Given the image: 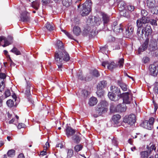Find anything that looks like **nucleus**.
I'll return each instance as SVG.
<instances>
[{
    "label": "nucleus",
    "instance_id": "nucleus-1",
    "mask_svg": "<svg viewBox=\"0 0 158 158\" xmlns=\"http://www.w3.org/2000/svg\"><path fill=\"white\" fill-rule=\"evenodd\" d=\"M56 45L58 49L62 51L56 52L55 55V63L58 67V70L62 71L63 64L64 62L69 60L70 57L69 54L64 49V45L62 42L60 40H57Z\"/></svg>",
    "mask_w": 158,
    "mask_h": 158
},
{
    "label": "nucleus",
    "instance_id": "nucleus-2",
    "mask_svg": "<svg viewBox=\"0 0 158 158\" xmlns=\"http://www.w3.org/2000/svg\"><path fill=\"white\" fill-rule=\"evenodd\" d=\"M149 22H145L144 24H142V25L136 26L138 27L137 31V34L139 37L140 38H143V34L144 32H145L144 35L146 37H148L150 35L152 32V29L150 26L148 24Z\"/></svg>",
    "mask_w": 158,
    "mask_h": 158
},
{
    "label": "nucleus",
    "instance_id": "nucleus-3",
    "mask_svg": "<svg viewBox=\"0 0 158 158\" xmlns=\"http://www.w3.org/2000/svg\"><path fill=\"white\" fill-rule=\"evenodd\" d=\"M107 103L105 101H102L98 104L96 109V114H94V116L97 118L105 113L107 111L106 108Z\"/></svg>",
    "mask_w": 158,
    "mask_h": 158
},
{
    "label": "nucleus",
    "instance_id": "nucleus-4",
    "mask_svg": "<svg viewBox=\"0 0 158 158\" xmlns=\"http://www.w3.org/2000/svg\"><path fill=\"white\" fill-rule=\"evenodd\" d=\"M124 61L123 58L120 59L118 61V65L113 62H111L110 63L107 61H104L102 63V65L104 67H105L106 66V65L108 69L112 70L113 69L116 68L118 65H119L120 67H123L124 63Z\"/></svg>",
    "mask_w": 158,
    "mask_h": 158
},
{
    "label": "nucleus",
    "instance_id": "nucleus-5",
    "mask_svg": "<svg viewBox=\"0 0 158 158\" xmlns=\"http://www.w3.org/2000/svg\"><path fill=\"white\" fill-rule=\"evenodd\" d=\"M108 26L107 30L109 31L113 30L117 34L123 32V28L122 25L121 24L118 25L116 21L114 22L111 25H108Z\"/></svg>",
    "mask_w": 158,
    "mask_h": 158
},
{
    "label": "nucleus",
    "instance_id": "nucleus-6",
    "mask_svg": "<svg viewBox=\"0 0 158 158\" xmlns=\"http://www.w3.org/2000/svg\"><path fill=\"white\" fill-rule=\"evenodd\" d=\"M141 14L142 17L136 21V24L138 25H143L145 22H149V18L147 16L148 12L147 10L142 9L141 11Z\"/></svg>",
    "mask_w": 158,
    "mask_h": 158
},
{
    "label": "nucleus",
    "instance_id": "nucleus-7",
    "mask_svg": "<svg viewBox=\"0 0 158 158\" xmlns=\"http://www.w3.org/2000/svg\"><path fill=\"white\" fill-rule=\"evenodd\" d=\"M92 3L91 0H86L83 4L82 9L81 11V15L83 16L88 15L91 10Z\"/></svg>",
    "mask_w": 158,
    "mask_h": 158
},
{
    "label": "nucleus",
    "instance_id": "nucleus-8",
    "mask_svg": "<svg viewBox=\"0 0 158 158\" xmlns=\"http://www.w3.org/2000/svg\"><path fill=\"white\" fill-rule=\"evenodd\" d=\"M88 29L85 28L84 29L83 34L84 36L88 35L89 38L92 39L97 34L98 32L96 31V27L95 26H93L92 28L90 29V30Z\"/></svg>",
    "mask_w": 158,
    "mask_h": 158
},
{
    "label": "nucleus",
    "instance_id": "nucleus-9",
    "mask_svg": "<svg viewBox=\"0 0 158 158\" xmlns=\"http://www.w3.org/2000/svg\"><path fill=\"white\" fill-rule=\"evenodd\" d=\"M107 83L106 81H100L97 85V90L96 93L98 97H101L104 94L103 89L107 86Z\"/></svg>",
    "mask_w": 158,
    "mask_h": 158
},
{
    "label": "nucleus",
    "instance_id": "nucleus-10",
    "mask_svg": "<svg viewBox=\"0 0 158 158\" xmlns=\"http://www.w3.org/2000/svg\"><path fill=\"white\" fill-rule=\"evenodd\" d=\"M136 121V117L134 114H131L128 116H125L123 119V122L127 123L130 125H132Z\"/></svg>",
    "mask_w": 158,
    "mask_h": 158
},
{
    "label": "nucleus",
    "instance_id": "nucleus-11",
    "mask_svg": "<svg viewBox=\"0 0 158 158\" xmlns=\"http://www.w3.org/2000/svg\"><path fill=\"white\" fill-rule=\"evenodd\" d=\"M121 98H123V102L127 104H130L132 100V95L129 92L122 94Z\"/></svg>",
    "mask_w": 158,
    "mask_h": 158
},
{
    "label": "nucleus",
    "instance_id": "nucleus-12",
    "mask_svg": "<svg viewBox=\"0 0 158 158\" xmlns=\"http://www.w3.org/2000/svg\"><path fill=\"white\" fill-rule=\"evenodd\" d=\"M31 87L30 83L29 82H27V85L26 87V90L25 91V94L27 97L28 101L34 106V102L31 98Z\"/></svg>",
    "mask_w": 158,
    "mask_h": 158
},
{
    "label": "nucleus",
    "instance_id": "nucleus-13",
    "mask_svg": "<svg viewBox=\"0 0 158 158\" xmlns=\"http://www.w3.org/2000/svg\"><path fill=\"white\" fill-rule=\"evenodd\" d=\"M156 40L152 39L150 40L148 45V49L151 52H154L158 48Z\"/></svg>",
    "mask_w": 158,
    "mask_h": 158
},
{
    "label": "nucleus",
    "instance_id": "nucleus-14",
    "mask_svg": "<svg viewBox=\"0 0 158 158\" xmlns=\"http://www.w3.org/2000/svg\"><path fill=\"white\" fill-rule=\"evenodd\" d=\"M20 20L25 23L29 22L30 21V16L29 14L27 12L24 11L22 13L20 17Z\"/></svg>",
    "mask_w": 158,
    "mask_h": 158
},
{
    "label": "nucleus",
    "instance_id": "nucleus-15",
    "mask_svg": "<svg viewBox=\"0 0 158 158\" xmlns=\"http://www.w3.org/2000/svg\"><path fill=\"white\" fill-rule=\"evenodd\" d=\"M149 71V74L154 77L156 76L158 73V69L154 64L150 65Z\"/></svg>",
    "mask_w": 158,
    "mask_h": 158
},
{
    "label": "nucleus",
    "instance_id": "nucleus-16",
    "mask_svg": "<svg viewBox=\"0 0 158 158\" xmlns=\"http://www.w3.org/2000/svg\"><path fill=\"white\" fill-rule=\"evenodd\" d=\"M149 43V39L148 38H147L143 44L139 48L138 52L140 54L141 52L145 51L147 48H148Z\"/></svg>",
    "mask_w": 158,
    "mask_h": 158
},
{
    "label": "nucleus",
    "instance_id": "nucleus-17",
    "mask_svg": "<svg viewBox=\"0 0 158 158\" xmlns=\"http://www.w3.org/2000/svg\"><path fill=\"white\" fill-rule=\"evenodd\" d=\"M101 15L102 17V18L104 26H106L107 27H108L107 24L110 22V16L103 12H101Z\"/></svg>",
    "mask_w": 158,
    "mask_h": 158
},
{
    "label": "nucleus",
    "instance_id": "nucleus-18",
    "mask_svg": "<svg viewBox=\"0 0 158 158\" xmlns=\"http://www.w3.org/2000/svg\"><path fill=\"white\" fill-rule=\"evenodd\" d=\"M110 90L114 94L117 96V98L119 99L121 98V93L120 89L118 87L112 86L110 87Z\"/></svg>",
    "mask_w": 158,
    "mask_h": 158
},
{
    "label": "nucleus",
    "instance_id": "nucleus-19",
    "mask_svg": "<svg viewBox=\"0 0 158 158\" xmlns=\"http://www.w3.org/2000/svg\"><path fill=\"white\" fill-rule=\"evenodd\" d=\"M117 83L123 91H127L128 87L127 85L123 82L122 79L117 80Z\"/></svg>",
    "mask_w": 158,
    "mask_h": 158
},
{
    "label": "nucleus",
    "instance_id": "nucleus-20",
    "mask_svg": "<svg viewBox=\"0 0 158 158\" xmlns=\"http://www.w3.org/2000/svg\"><path fill=\"white\" fill-rule=\"evenodd\" d=\"M65 131L66 135L68 137L72 136L75 133V130L69 126H67Z\"/></svg>",
    "mask_w": 158,
    "mask_h": 158
},
{
    "label": "nucleus",
    "instance_id": "nucleus-21",
    "mask_svg": "<svg viewBox=\"0 0 158 158\" xmlns=\"http://www.w3.org/2000/svg\"><path fill=\"white\" fill-rule=\"evenodd\" d=\"M126 110V106L124 104H119L116 106V112H122L125 111Z\"/></svg>",
    "mask_w": 158,
    "mask_h": 158
},
{
    "label": "nucleus",
    "instance_id": "nucleus-22",
    "mask_svg": "<svg viewBox=\"0 0 158 158\" xmlns=\"http://www.w3.org/2000/svg\"><path fill=\"white\" fill-rule=\"evenodd\" d=\"M141 125L142 127L148 130H151L153 127L152 125L149 123L148 120L144 121Z\"/></svg>",
    "mask_w": 158,
    "mask_h": 158
},
{
    "label": "nucleus",
    "instance_id": "nucleus-23",
    "mask_svg": "<svg viewBox=\"0 0 158 158\" xmlns=\"http://www.w3.org/2000/svg\"><path fill=\"white\" fill-rule=\"evenodd\" d=\"M121 118V116L118 114L114 115L112 117V119L114 123L117 125L119 123L120 119Z\"/></svg>",
    "mask_w": 158,
    "mask_h": 158
},
{
    "label": "nucleus",
    "instance_id": "nucleus-24",
    "mask_svg": "<svg viewBox=\"0 0 158 158\" xmlns=\"http://www.w3.org/2000/svg\"><path fill=\"white\" fill-rule=\"evenodd\" d=\"M72 139L74 143L77 144H78L81 141V138L80 135L76 134L72 136Z\"/></svg>",
    "mask_w": 158,
    "mask_h": 158
},
{
    "label": "nucleus",
    "instance_id": "nucleus-25",
    "mask_svg": "<svg viewBox=\"0 0 158 158\" xmlns=\"http://www.w3.org/2000/svg\"><path fill=\"white\" fill-rule=\"evenodd\" d=\"M134 27L132 25H130L127 27V28H126L125 33L126 35L128 36L132 35L133 32Z\"/></svg>",
    "mask_w": 158,
    "mask_h": 158
},
{
    "label": "nucleus",
    "instance_id": "nucleus-26",
    "mask_svg": "<svg viewBox=\"0 0 158 158\" xmlns=\"http://www.w3.org/2000/svg\"><path fill=\"white\" fill-rule=\"evenodd\" d=\"M108 96L110 99L112 101H115L119 99L118 98H117V96L114 94L112 92H109Z\"/></svg>",
    "mask_w": 158,
    "mask_h": 158
},
{
    "label": "nucleus",
    "instance_id": "nucleus-27",
    "mask_svg": "<svg viewBox=\"0 0 158 158\" xmlns=\"http://www.w3.org/2000/svg\"><path fill=\"white\" fill-rule=\"evenodd\" d=\"M126 5L125 3L123 1H121L119 2L118 5L119 10H123L125 9Z\"/></svg>",
    "mask_w": 158,
    "mask_h": 158
},
{
    "label": "nucleus",
    "instance_id": "nucleus-28",
    "mask_svg": "<svg viewBox=\"0 0 158 158\" xmlns=\"http://www.w3.org/2000/svg\"><path fill=\"white\" fill-rule=\"evenodd\" d=\"M147 6L149 8L153 9L155 6V1L154 0H147Z\"/></svg>",
    "mask_w": 158,
    "mask_h": 158
},
{
    "label": "nucleus",
    "instance_id": "nucleus-29",
    "mask_svg": "<svg viewBox=\"0 0 158 158\" xmlns=\"http://www.w3.org/2000/svg\"><path fill=\"white\" fill-rule=\"evenodd\" d=\"M73 33L76 36H78L81 33V30L79 27L75 26L73 28Z\"/></svg>",
    "mask_w": 158,
    "mask_h": 158
},
{
    "label": "nucleus",
    "instance_id": "nucleus-30",
    "mask_svg": "<svg viewBox=\"0 0 158 158\" xmlns=\"http://www.w3.org/2000/svg\"><path fill=\"white\" fill-rule=\"evenodd\" d=\"M97 102V99L95 97H92L90 98L89 104L90 106H93L96 104Z\"/></svg>",
    "mask_w": 158,
    "mask_h": 158
},
{
    "label": "nucleus",
    "instance_id": "nucleus-31",
    "mask_svg": "<svg viewBox=\"0 0 158 158\" xmlns=\"http://www.w3.org/2000/svg\"><path fill=\"white\" fill-rule=\"evenodd\" d=\"M40 5V2L37 1H33L31 4V6L32 7L34 8L35 10H37L38 9Z\"/></svg>",
    "mask_w": 158,
    "mask_h": 158
},
{
    "label": "nucleus",
    "instance_id": "nucleus-32",
    "mask_svg": "<svg viewBox=\"0 0 158 158\" xmlns=\"http://www.w3.org/2000/svg\"><path fill=\"white\" fill-rule=\"evenodd\" d=\"M45 27L49 31H52L54 30L53 25L49 23H47L45 25Z\"/></svg>",
    "mask_w": 158,
    "mask_h": 158
},
{
    "label": "nucleus",
    "instance_id": "nucleus-33",
    "mask_svg": "<svg viewBox=\"0 0 158 158\" xmlns=\"http://www.w3.org/2000/svg\"><path fill=\"white\" fill-rule=\"evenodd\" d=\"M63 5L66 7H68L72 4V0H63Z\"/></svg>",
    "mask_w": 158,
    "mask_h": 158
},
{
    "label": "nucleus",
    "instance_id": "nucleus-34",
    "mask_svg": "<svg viewBox=\"0 0 158 158\" xmlns=\"http://www.w3.org/2000/svg\"><path fill=\"white\" fill-rule=\"evenodd\" d=\"M10 52L17 55H21V54L20 51L15 47H14Z\"/></svg>",
    "mask_w": 158,
    "mask_h": 158
},
{
    "label": "nucleus",
    "instance_id": "nucleus-35",
    "mask_svg": "<svg viewBox=\"0 0 158 158\" xmlns=\"http://www.w3.org/2000/svg\"><path fill=\"white\" fill-rule=\"evenodd\" d=\"M83 148V146L81 144H77L74 147L75 151L77 152H78L81 151Z\"/></svg>",
    "mask_w": 158,
    "mask_h": 158
},
{
    "label": "nucleus",
    "instance_id": "nucleus-36",
    "mask_svg": "<svg viewBox=\"0 0 158 158\" xmlns=\"http://www.w3.org/2000/svg\"><path fill=\"white\" fill-rule=\"evenodd\" d=\"M6 103L8 106L10 107H13L14 106V102L11 99L8 100Z\"/></svg>",
    "mask_w": 158,
    "mask_h": 158
},
{
    "label": "nucleus",
    "instance_id": "nucleus-37",
    "mask_svg": "<svg viewBox=\"0 0 158 158\" xmlns=\"http://www.w3.org/2000/svg\"><path fill=\"white\" fill-rule=\"evenodd\" d=\"M7 155L8 156L13 157L15 155V151L13 149L9 150L7 153Z\"/></svg>",
    "mask_w": 158,
    "mask_h": 158
},
{
    "label": "nucleus",
    "instance_id": "nucleus-38",
    "mask_svg": "<svg viewBox=\"0 0 158 158\" xmlns=\"http://www.w3.org/2000/svg\"><path fill=\"white\" fill-rule=\"evenodd\" d=\"M142 158H147L148 156V152L147 151H143L140 153Z\"/></svg>",
    "mask_w": 158,
    "mask_h": 158
},
{
    "label": "nucleus",
    "instance_id": "nucleus-39",
    "mask_svg": "<svg viewBox=\"0 0 158 158\" xmlns=\"http://www.w3.org/2000/svg\"><path fill=\"white\" fill-rule=\"evenodd\" d=\"M77 77L79 79L85 81V77L83 76L82 73L81 72H79L77 74Z\"/></svg>",
    "mask_w": 158,
    "mask_h": 158
},
{
    "label": "nucleus",
    "instance_id": "nucleus-40",
    "mask_svg": "<svg viewBox=\"0 0 158 158\" xmlns=\"http://www.w3.org/2000/svg\"><path fill=\"white\" fill-rule=\"evenodd\" d=\"M94 22L97 26H98L101 23V19L99 18L95 17L94 18Z\"/></svg>",
    "mask_w": 158,
    "mask_h": 158
},
{
    "label": "nucleus",
    "instance_id": "nucleus-41",
    "mask_svg": "<svg viewBox=\"0 0 158 158\" xmlns=\"http://www.w3.org/2000/svg\"><path fill=\"white\" fill-rule=\"evenodd\" d=\"M116 106H115L114 104L112 103L110 105V110L112 112H116Z\"/></svg>",
    "mask_w": 158,
    "mask_h": 158
},
{
    "label": "nucleus",
    "instance_id": "nucleus-42",
    "mask_svg": "<svg viewBox=\"0 0 158 158\" xmlns=\"http://www.w3.org/2000/svg\"><path fill=\"white\" fill-rule=\"evenodd\" d=\"M91 73L94 76L96 77H98L100 76V74L98 71L96 69L93 70L91 72Z\"/></svg>",
    "mask_w": 158,
    "mask_h": 158
},
{
    "label": "nucleus",
    "instance_id": "nucleus-43",
    "mask_svg": "<svg viewBox=\"0 0 158 158\" xmlns=\"http://www.w3.org/2000/svg\"><path fill=\"white\" fill-rule=\"evenodd\" d=\"M67 158H70L73 154V152L72 149H68L67 152Z\"/></svg>",
    "mask_w": 158,
    "mask_h": 158
},
{
    "label": "nucleus",
    "instance_id": "nucleus-44",
    "mask_svg": "<svg viewBox=\"0 0 158 158\" xmlns=\"http://www.w3.org/2000/svg\"><path fill=\"white\" fill-rule=\"evenodd\" d=\"M149 23L153 26H157V23L156 20L154 19H151L150 20L149 19Z\"/></svg>",
    "mask_w": 158,
    "mask_h": 158
},
{
    "label": "nucleus",
    "instance_id": "nucleus-45",
    "mask_svg": "<svg viewBox=\"0 0 158 158\" xmlns=\"http://www.w3.org/2000/svg\"><path fill=\"white\" fill-rule=\"evenodd\" d=\"M6 77V75L5 73L1 72L0 70V78L3 80L5 79Z\"/></svg>",
    "mask_w": 158,
    "mask_h": 158
},
{
    "label": "nucleus",
    "instance_id": "nucleus-46",
    "mask_svg": "<svg viewBox=\"0 0 158 158\" xmlns=\"http://www.w3.org/2000/svg\"><path fill=\"white\" fill-rule=\"evenodd\" d=\"M153 9L152 11V12L153 14H158V6H154V8H153Z\"/></svg>",
    "mask_w": 158,
    "mask_h": 158
},
{
    "label": "nucleus",
    "instance_id": "nucleus-47",
    "mask_svg": "<svg viewBox=\"0 0 158 158\" xmlns=\"http://www.w3.org/2000/svg\"><path fill=\"white\" fill-rule=\"evenodd\" d=\"M127 9L129 11H132L134 10L135 7L133 6L129 5L127 6Z\"/></svg>",
    "mask_w": 158,
    "mask_h": 158
},
{
    "label": "nucleus",
    "instance_id": "nucleus-48",
    "mask_svg": "<svg viewBox=\"0 0 158 158\" xmlns=\"http://www.w3.org/2000/svg\"><path fill=\"white\" fill-rule=\"evenodd\" d=\"M120 11V14L121 15L126 17V10H125V9H124V10H119Z\"/></svg>",
    "mask_w": 158,
    "mask_h": 158
},
{
    "label": "nucleus",
    "instance_id": "nucleus-49",
    "mask_svg": "<svg viewBox=\"0 0 158 158\" xmlns=\"http://www.w3.org/2000/svg\"><path fill=\"white\" fill-rule=\"evenodd\" d=\"M11 93L9 89H7L5 92V95L6 98H7L10 95Z\"/></svg>",
    "mask_w": 158,
    "mask_h": 158
},
{
    "label": "nucleus",
    "instance_id": "nucleus-50",
    "mask_svg": "<svg viewBox=\"0 0 158 158\" xmlns=\"http://www.w3.org/2000/svg\"><path fill=\"white\" fill-rule=\"evenodd\" d=\"M100 50L102 52H104L105 51L108 49V46L105 45L104 46L100 48Z\"/></svg>",
    "mask_w": 158,
    "mask_h": 158
},
{
    "label": "nucleus",
    "instance_id": "nucleus-51",
    "mask_svg": "<svg viewBox=\"0 0 158 158\" xmlns=\"http://www.w3.org/2000/svg\"><path fill=\"white\" fill-rule=\"evenodd\" d=\"M82 94L85 97H87L88 95V93L87 91L85 90L82 91Z\"/></svg>",
    "mask_w": 158,
    "mask_h": 158
},
{
    "label": "nucleus",
    "instance_id": "nucleus-52",
    "mask_svg": "<svg viewBox=\"0 0 158 158\" xmlns=\"http://www.w3.org/2000/svg\"><path fill=\"white\" fill-rule=\"evenodd\" d=\"M92 79V77L89 75H87V76L85 77V81H89L91 80Z\"/></svg>",
    "mask_w": 158,
    "mask_h": 158
},
{
    "label": "nucleus",
    "instance_id": "nucleus-53",
    "mask_svg": "<svg viewBox=\"0 0 158 158\" xmlns=\"http://www.w3.org/2000/svg\"><path fill=\"white\" fill-rule=\"evenodd\" d=\"M143 61L144 63H146L149 61V58L148 57L146 56L143 58Z\"/></svg>",
    "mask_w": 158,
    "mask_h": 158
},
{
    "label": "nucleus",
    "instance_id": "nucleus-54",
    "mask_svg": "<svg viewBox=\"0 0 158 158\" xmlns=\"http://www.w3.org/2000/svg\"><path fill=\"white\" fill-rule=\"evenodd\" d=\"M69 38L73 40H75V39L73 38V36L69 33L68 32H66V34H65Z\"/></svg>",
    "mask_w": 158,
    "mask_h": 158
},
{
    "label": "nucleus",
    "instance_id": "nucleus-55",
    "mask_svg": "<svg viewBox=\"0 0 158 158\" xmlns=\"http://www.w3.org/2000/svg\"><path fill=\"white\" fill-rule=\"evenodd\" d=\"M42 2L44 5H46L50 2V0H42Z\"/></svg>",
    "mask_w": 158,
    "mask_h": 158
},
{
    "label": "nucleus",
    "instance_id": "nucleus-56",
    "mask_svg": "<svg viewBox=\"0 0 158 158\" xmlns=\"http://www.w3.org/2000/svg\"><path fill=\"white\" fill-rule=\"evenodd\" d=\"M149 123L152 124L153 126V124L154 121V119L153 117H151L149 119L148 121Z\"/></svg>",
    "mask_w": 158,
    "mask_h": 158
},
{
    "label": "nucleus",
    "instance_id": "nucleus-57",
    "mask_svg": "<svg viewBox=\"0 0 158 158\" xmlns=\"http://www.w3.org/2000/svg\"><path fill=\"white\" fill-rule=\"evenodd\" d=\"M24 124L22 123H19L17 127L19 129H20L24 127Z\"/></svg>",
    "mask_w": 158,
    "mask_h": 158
},
{
    "label": "nucleus",
    "instance_id": "nucleus-58",
    "mask_svg": "<svg viewBox=\"0 0 158 158\" xmlns=\"http://www.w3.org/2000/svg\"><path fill=\"white\" fill-rule=\"evenodd\" d=\"M6 39H7V40L10 42H11V44L12 43L13 38L12 36H8V37L7 38H6Z\"/></svg>",
    "mask_w": 158,
    "mask_h": 158
},
{
    "label": "nucleus",
    "instance_id": "nucleus-59",
    "mask_svg": "<svg viewBox=\"0 0 158 158\" xmlns=\"http://www.w3.org/2000/svg\"><path fill=\"white\" fill-rule=\"evenodd\" d=\"M112 143L114 146H117V141L116 139H114L112 140Z\"/></svg>",
    "mask_w": 158,
    "mask_h": 158
},
{
    "label": "nucleus",
    "instance_id": "nucleus-60",
    "mask_svg": "<svg viewBox=\"0 0 158 158\" xmlns=\"http://www.w3.org/2000/svg\"><path fill=\"white\" fill-rule=\"evenodd\" d=\"M150 151L149 152L150 153L153 150L155 151L156 150V147H155V145H152L150 147Z\"/></svg>",
    "mask_w": 158,
    "mask_h": 158
},
{
    "label": "nucleus",
    "instance_id": "nucleus-61",
    "mask_svg": "<svg viewBox=\"0 0 158 158\" xmlns=\"http://www.w3.org/2000/svg\"><path fill=\"white\" fill-rule=\"evenodd\" d=\"M3 99V97L2 96L0 97V107L2 105V102Z\"/></svg>",
    "mask_w": 158,
    "mask_h": 158
},
{
    "label": "nucleus",
    "instance_id": "nucleus-62",
    "mask_svg": "<svg viewBox=\"0 0 158 158\" xmlns=\"http://www.w3.org/2000/svg\"><path fill=\"white\" fill-rule=\"evenodd\" d=\"M44 151H42L41 152L40 155H41L42 156H44L46 154V150H45V151H44Z\"/></svg>",
    "mask_w": 158,
    "mask_h": 158
},
{
    "label": "nucleus",
    "instance_id": "nucleus-63",
    "mask_svg": "<svg viewBox=\"0 0 158 158\" xmlns=\"http://www.w3.org/2000/svg\"><path fill=\"white\" fill-rule=\"evenodd\" d=\"M154 90L156 93L158 94V87H155L154 88Z\"/></svg>",
    "mask_w": 158,
    "mask_h": 158
},
{
    "label": "nucleus",
    "instance_id": "nucleus-64",
    "mask_svg": "<svg viewBox=\"0 0 158 158\" xmlns=\"http://www.w3.org/2000/svg\"><path fill=\"white\" fill-rule=\"evenodd\" d=\"M18 158H25V157L23 154L20 153L19 155Z\"/></svg>",
    "mask_w": 158,
    "mask_h": 158
}]
</instances>
